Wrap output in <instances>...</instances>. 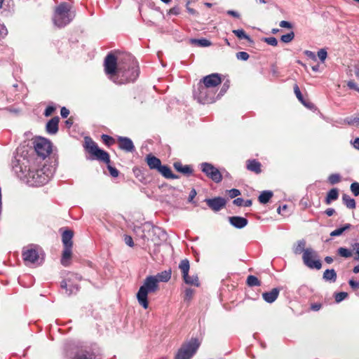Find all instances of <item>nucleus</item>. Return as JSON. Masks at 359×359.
Segmentation results:
<instances>
[{"label": "nucleus", "mask_w": 359, "mask_h": 359, "mask_svg": "<svg viewBox=\"0 0 359 359\" xmlns=\"http://www.w3.org/2000/svg\"><path fill=\"white\" fill-rule=\"evenodd\" d=\"M342 201L348 208L354 209L355 208V201L350 196L344 194L342 196Z\"/></svg>", "instance_id": "nucleus-29"}, {"label": "nucleus", "mask_w": 359, "mask_h": 359, "mask_svg": "<svg viewBox=\"0 0 359 359\" xmlns=\"http://www.w3.org/2000/svg\"><path fill=\"white\" fill-rule=\"evenodd\" d=\"M104 67L108 78L118 85L133 82L139 76L137 63L130 56L120 60L109 53L104 59Z\"/></svg>", "instance_id": "nucleus-2"}, {"label": "nucleus", "mask_w": 359, "mask_h": 359, "mask_svg": "<svg viewBox=\"0 0 359 359\" xmlns=\"http://www.w3.org/2000/svg\"><path fill=\"white\" fill-rule=\"evenodd\" d=\"M196 196V191L194 189H193L189 194V201L191 202L194 199V198Z\"/></svg>", "instance_id": "nucleus-63"}, {"label": "nucleus", "mask_w": 359, "mask_h": 359, "mask_svg": "<svg viewBox=\"0 0 359 359\" xmlns=\"http://www.w3.org/2000/svg\"><path fill=\"white\" fill-rule=\"evenodd\" d=\"M13 168L19 177L25 178L30 186H42L53 177L55 168L43 164L40 167L34 155L20 156L13 162Z\"/></svg>", "instance_id": "nucleus-1"}, {"label": "nucleus", "mask_w": 359, "mask_h": 359, "mask_svg": "<svg viewBox=\"0 0 359 359\" xmlns=\"http://www.w3.org/2000/svg\"><path fill=\"white\" fill-rule=\"evenodd\" d=\"M347 86L349 88L353 89L359 93V87L356 85V83L353 81H348L347 83Z\"/></svg>", "instance_id": "nucleus-53"}, {"label": "nucleus", "mask_w": 359, "mask_h": 359, "mask_svg": "<svg viewBox=\"0 0 359 359\" xmlns=\"http://www.w3.org/2000/svg\"><path fill=\"white\" fill-rule=\"evenodd\" d=\"M229 221L233 226L237 229L244 228L248 222L246 218L239 216L230 217H229Z\"/></svg>", "instance_id": "nucleus-16"}, {"label": "nucleus", "mask_w": 359, "mask_h": 359, "mask_svg": "<svg viewBox=\"0 0 359 359\" xmlns=\"http://www.w3.org/2000/svg\"><path fill=\"white\" fill-rule=\"evenodd\" d=\"M264 41L269 45L276 46L278 44V41L275 37H267L264 38Z\"/></svg>", "instance_id": "nucleus-48"}, {"label": "nucleus", "mask_w": 359, "mask_h": 359, "mask_svg": "<svg viewBox=\"0 0 359 359\" xmlns=\"http://www.w3.org/2000/svg\"><path fill=\"white\" fill-rule=\"evenodd\" d=\"M304 54L309 58H311L313 60H316V55L313 52H312L311 50H305Z\"/></svg>", "instance_id": "nucleus-57"}, {"label": "nucleus", "mask_w": 359, "mask_h": 359, "mask_svg": "<svg viewBox=\"0 0 359 359\" xmlns=\"http://www.w3.org/2000/svg\"><path fill=\"white\" fill-rule=\"evenodd\" d=\"M173 166L177 171L184 175H191L193 173V169L190 165H183L180 162H175Z\"/></svg>", "instance_id": "nucleus-25"}, {"label": "nucleus", "mask_w": 359, "mask_h": 359, "mask_svg": "<svg viewBox=\"0 0 359 359\" xmlns=\"http://www.w3.org/2000/svg\"><path fill=\"white\" fill-rule=\"evenodd\" d=\"M194 97L201 104H210L217 100L212 90L203 86L201 82L198 85L197 90L194 92Z\"/></svg>", "instance_id": "nucleus-8"}, {"label": "nucleus", "mask_w": 359, "mask_h": 359, "mask_svg": "<svg viewBox=\"0 0 359 359\" xmlns=\"http://www.w3.org/2000/svg\"><path fill=\"white\" fill-rule=\"evenodd\" d=\"M59 118L55 116L49 120L46 124V131L49 134H55L58 131Z\"/></svg>", "instance_id": "nucleus-19"}, {"label": "nucleus", "mask_w": 359, "mask_h": 359, "mask_svg": "<svg viewBox=\"0 0 359 359\" xmlns=\"http://www.w3.org/2000/svg\"><path fill=\"white\" fill-rule=\"evenodd\" d=\"M205 202L208 206L215 212H217L222 210L225 206L226 203V200L222 197L206 198Z\"/></svg>", "instance_id": "nucleus-13"}, {"label": "nucleus", "mask_w": 359, "mask_h": 359, "mask_svg": "<svg viewBox=\"0 0 359 359\" xmlns=\"http://www.w3.org/2000/svg\"><path fill=\"white\" fill-rule=\"evenodd\" d=\"M146 162L151 170H156L161 165V160L152 154H148L146 156Z\"/></svg>", "instance_id": "nucleus-17"}, {"label": "nucleus", "mask_w": 359, "mask_h": 359, "mask_svg": "<svg viewBox=\"0 0 359 359\" xmlns=\"http://www.w3.org/2000/svg\"><path fill=\"white\" fill-rule=\"evenodd\" d=\"M60 114L62 118H67L69 114V111L66 107H63L60 110Z\"/></svg>", "instance_id": "nucleus-56"}, {"label": "nucleus", "mask_w": 359, "mask_h": 359, "mask_svg": "<svg viewBox=\"0 0 359 359\" xmlns=\"http://www.w3.org/2000/svg\"><path fill=\"white\" fill-rule=\"evenodd\" d=\"M203 85L210 88H214L221 83L222 79L219 74L215 73L204 76L202 79Z\"/></svg>", "instance_id": "nucleus-14"}, {"label": "nucleus", "mask_w": 359, "mask_h": 359, "mask_svg": "<svg viewBox=\"0 0 359 359\" xmlns=\"http://www.w3.org/2000/svg\"><path fill=\"white\" fill-rule=\"evenodd\" d=\"M341 176L339 174H332L328 177V181L331 184H335L340 182Z\"/></svg>", "instance_id": "nucleus-38"}, {"label": "nucleus", "mask_w": 359, "mask_h": 359, "mask_svg": "<svg viewBox=\"0 0 359 359\" xmlns=\"http://www.w3.org/2000/svg\"><path fill=\"white\" fill-rule=\"evenodd\" d=\"M124 241L126 245H128L130 247H133L134 245V242L133 241V238L131 236L126 235L124 238Z\"/></svg>", "instance_id": "nucleus-54"}, {"label": "nucleus", "mask_w": 359, "mask_h": 359, "mask_svg": "<svg viewBox=\"0 0 359 359\" xmlns=\"http://www.w3.org/2000/svg\"><path fill=\"white\" fill-rule=\"evenodd\" d=\"M180 13V8L178 6H175L170 8L168 11L169 15H178Z\"/></svg>", "instance_id": "nucleus-52"}, {"label": "nucleus", "mask_w": 359, "mask_h": 359, "mask_svg": "<svg viewBox=\"0 0 359 359\" xmlns=\"http://www.w3.org/2000/svg\"><path fill=\"white\" fill-rule=\"evenodd\" d=\"M318 255L312 248H306L302 256L304 264L310 269H320L322 264L320 259H317Z\"/></svg>", "instance_id": "nucleus-9"}, {"label": "nucleus", "mask_w": 359, "mask_h": 359, "mask_svg": "<svg viewBox=\"0 0 359 359\" xmlns=\"http://www.w3.org/2000/svg\"><path fill=\"white\" fill-rule=\"evenodd\" d=\"M348 297V293L345 292H338L335 294V301L339 303Z\"/></svg>", "instance_id": "nucleus-43"}, {"label": "nucleus", "mask_w": 359, "mask_h": 359, "mask_svg": "<svg viewBox=\"0 0 359 359\" xmlns=\"http://www.w3.org/2000/svg\"><path fill=\"white\" fill-rule=\"evenodd\" d=\"M241 194V191L237 189H231L229 191L230 198H233Z\"/></svg>", "instance_id": "nucleus-50"}, {"label": "nucleus", "mask_w": 359, "mask_h": 359, "mask_svg": "<svg viewBox=\"0 0 359 359\" xmlns=\"http://www.w3.org/2000/svg\"><path fill=\"white\" fill-rule=\"evenodd\" d=\"M246 167L248 170L252 171L257 174L260 173L262 171L261 163L255 159L248 160Z\"/></svg>", "instance_id": "nucleus-24"}, {"label": "nucleus", "mask_w": 359, "mask_h": 359, "mask_svg": "<svg viewBox=\"0 0 359 359\" xmlns=\"http://www.w3.org/2000/svg\"><path fill=\"white\" fill-rule=\"evenodd\" d=\"M323 278L325 281L334 283L337 280V273L333 269H326L323 273Z\"/></svg>", "instance_id": "nucleus-26"}, {"label": "nucleus", "mask_w": 359, "mask_h": 359, "mask_svg": "<svg viewBox=\"0 0 359 359\" xmlns=\"http://www.w3.org/2000/svg\"><path fill=\"white\" fill-rule=\"evenodd\" d=\"M74 13L70 11L69 5L62 2L55 11L53 22L58 27H64L74 19Z\"/></svg>", "instance_id": "nucleus-4"}, {"label": "nucleus", "mask_w": 359, "mask_h": 359, "mask_svg": "<svg viewBox=\"0 0 359 359\" xmlns=\"http://www.w3.org/2000/svg\"><path fill=\"white\" fill-rule=\"evenodd\" d=\"M179 268L180 269L184 281L187 285L199 286L198 278L197 276H189V271L190 269L189 262L188 259H185L181 261L179 264Z\"/></svg>", "instance_id": "nucleus-12"}, {"label": "nucleus", "mask_w": 359, "mask_h": 359, "mask_svg": "<svg viewBox=\"0 0 359 359\" xmlns=\"http://www.w3.org/2000/svg\"><path fill=\"white\" fill-rule=\"evenodd\" d=\"M118 147L120 149L126 152H133L135 150V147L133 141L127 137L118 136Z\"/></svg>", "instance_id": "nucleus-15"}, {"label": "nucleus", "mask_w": 359, "mask_h": 359, "mask_svg": "<svg viewBox=\"0 0 359 359\" xmlns=\"http://www.w3.org/2000/svg\"><path fill=\"white\" fill-rule=\"evenodd\" d=\"M294 37V32H290V33L282 35L280 39L284 43H289L293 40Z\"/></svg>", "instance_id": "nucleus-40"}, {"label": "nucleus", "mask_w": 359, "mask_h": 359, "mask_svg": "<svg viewBox=\"0 0 359 359\" xmlns=\"http://www.w3.org/2000/svg\"><path fill=\"white\" fill-rule=\"evenodd\" d=\"M86 147L88 151L96 159L109 164L110 158L109 154L100 149L97 144L90 138L86 139Z\"/></svg>", "instance_id": "nucleus-7"}, {"label": "nucleus", "mask_w": 359, "mask_h": 359, "mask_svg": "<svg viewBox=\"0 0 359 359\" xmlns=\"http://www.w3.org/2000/svg\"><path fill=\"white\" fill-rule=\"evenodd\" d=\"M311 309H312L313 311H318V310H320V308H321V304H317V303H316V304H311Z\"/></svg>", "instance_id": "nucleus-64"}, {"label": "nucleus", "mask_w": 359, "mask_h": 359, "mask_svg": "<svg viewBox=\"0 0 359 359\" xmlns=\"http://www.w3.org/2000/svg\"><path fill=\"white\" fill-rule=\"evenodd\" d=\"M344 122L350 126H359V115L357 114L356 116H355L353 117H351V116L346 117L344 119Z\"/></svg>", "instance_id": "nucleus-37"}, {"label": "nucleus", "mask_w": 359, "mask_h": 359, "mask_svg": "<svg viewBox=\"0 0 359 359\" xmlns=\"http://www.w3.org/2000/svg\"><path fill=\"white\" fill-rule=\"evenodd\" d=\"M156 277L158 280V282H168L171 278V270L158 273Z\"/></svg>", "instance_id": "nucleus-31"}, {"label": "nucleus", "mask_w": 359, "mask_h": 359, "mask_svg": "<svg viewBox=\"0 0 359 359\" xmlns=\"http://www.w3.org/2000/svg\"><path fill=\"white\" fill-rule=\"evenodd\" d=\"M61 287L65 290V294L68 296L76 293L79 290L78 286L68 283L65 280L61 282Z\"/></svg>", "instance_id": "nucleus-23"}, {"label": "nucleus", "mask_w": 359, "mask_h": 359, "mask_svg": "<svg viewBox=\"0 0 359 359\" xmlns=\"http://www.w3.org/2000/svg\"><path fill=\"white\" fill-rule=\"evenodd\" d=\"M351 224H346L341 227H339L330 233L332 237L341 236L345 231L348 230L351 228Z\"/></svg>", "instance_id": "nucleus-30"}, {"label": "nucleus", "mask_w": 359, "mask_h": 359, "mask_svg": "<svg viewBox=\"0 0 359 359\" xmlns=\"http://www.w3.org/2000/svg\"><path fill=\"white\" fill-rule=\"evenodd\" d=\"M250 55L247 52L241 51L236 53V58L239 60L246 61Z\"/></svg>", "instance_id": "nucleus-45"}, {"label": "nucleus", "mask_w": 359, "mask_h": 359, "mask_svg": "<svg viewBox=\"0 0 359 359\" xmlns=\"http://www.w3.org/2000/svg\"><path fill=\"white\" fill-rule=\"evenodd\" d=\"M351 191L355 196H359V183L353 182L351 184Z\"/></svg>", "instance_id": "nucleus-42"}, {"label": "nucleus", "mask_w": 359, "mask_h": 359, "mask_svg": "<svg viewBox=\"0 0 359 359\" xmlns=\"http://www.w3.org/2000/svg\"><path fill=\"white\" fill-rule=\"evenodd\" d=\"M279 293L280 290L278 288H273L269 292L262 293V297L265 302L271 304L276 300Z\"/></svg>", "instance_id": "nucleus-18"}, {"label": "nucleus", "mask_w": 359, "mask_h": 359, "mask_svg": "<svg viewBox=\"0 0 359 359\" xmlns=\"http://www.w3.org/2000/svg\"><path fill=\"white\" fill-rule=\"evenodd\" d=\"M159 173H161L165 178L166 179H177L178 176L173 174L171 171V169L168 165H161L157 170Z\"/></svg>", "instance_id": "nucleus-21"}, {"label": "nucleus", "mask_w": 359, "mask_h": 359, "mask_svg": "<svg viewBox=\"0 0 359 359\" xmlns=\"http://www.w3.org/2000/svg\"><path fill=\"white\" fill-rule=\"evenodd\" d=\"M227 14L236 18H238L240 17V15L238 12L232 10H229L227 11Z\"/></svg>", "instance_id": "nucleus-61"}, {"label": "nucleus", "mask_w": 359, "mask_h": 359, "mask_svg": "<svg viewBox=\"0 0 359 359\" xmlns=\"http://www.w3.org/2000/svg\"><path fill=\"white\" fill-rule=\"evenodd\" d=\"M306 242L304 240L299 241L297 245L294 248V252L295 254H300L305 252Z\"/></svg>", "instance_id": "nucleus-35"}, {"label": "nucleus", "mask_w": 359, "mask_h": 359, "mask_svg": "<svg viewBox=\"0 0 359 359\" xmlns=\"http://www.w3.org/2000/svg\"><path fill=\"white\" fill-rule=\"evenodd\" d=\"M247 284L250 287L260 286L261 282L256 276L250 275L247 278Z\"/></svg>", "instance_id": "nucleus-34"}, {"label": "nucleus", "mask_w": 359, "mask_h": 359, "mask_svg": "<svg viewBox=\"0 0 359 359\" xmlns=\"http://www.w3.org/2000/svg\"><path fill=\"white\" fill-rule=\"evenodd\" d=\"M244 200L242 198H236L233 200V203L237 206H243Z\"/></svg>", "instance_id": "nucleus-58"}, {"label": "nucleus", "mask_w": 359, "mask_h": 359, "mask_svg": "<svg viewBox=\"0 0 359 359\" xmlns=\"http://www.w3.org/2000/svg\"><path fill=\"white\" fill-rule=\"evenodd\" d=\"M228 88H229V85L226 84V83H224L219 94L216 97L217 100L220 98L226 92Z\"/></svg>", "instance_id": "nucleus-51"}, {"label": "nucleus", "mask_w": 359, "mask_h": 359, "mask_svg": "<svg viewBox=\"0 0 359 359\" xmlns=\"http://www.w3.org/2000/svg\"><path fill=\"white\" fill-rule=\"evenodd\" d=\"M201 171L215 183H219L222 180V175L220 171L212 164L204 162L200 164Z\"/></svg>", "instance_id": "nucleus-10"}, {"label": "nucleus", "mask_w": 359, "mask_h": 359, "mask_svg": "<svg viewBox=\"0 0 359 359\" xmlns=\"http://www.w3.org/2000/svg\"><path fill=\"white\" fill-rule=\"evenodd\" d=\"M194 293V290L193 289L186 288L184 290V301L189 302L192 299Z\"/></svg>", "instance_id": "nucleus-41"}, {"label": "nucleus", "mask_w": 359, "mask_h": 359, "mask_svg": "<svg viewBox=\"0 0 359 359\" xmlns=\"http://www.w3.org/2000/svg\"><path fill=\"white\" fill-rule=\"evenodd\" d=\"M101 138L103 142L108 146H110L115 142L114 139L108 135L103 134Z\"/></svg>", "instance_id": "nucleus-39"}, {"label": "nucleus", "mask_w": 359, "mask_h": 359, "mask_svg": "<svg viewBox=\"0 0 359 359\" xmlns=\"http://www.w3.org/2000/svg\"><path fill=\"white\" fill-rule=\"evenodd\" d=\"M272 196L273 192L271 191H263L259 196V201L260 203L266 204L269 201Z\"/></svg>", "instance_id": "nucleus-28"}, {"label": "nucleus", "mask_w": 359, "mask_h": 359, "mask_svg": "<svg viewBox=\"0 0 359 359\" xmlns=\"http://www.w3.org/2000/svg\"><path fill=\"white\" fill-rule=\"evenodd\" d=\"M352 250L355 252L354 259L359 261V243H354L351 245Z\"/></svg>", "instance_id": "nucleus-46"}, {"label": "nucleus", "mask_w": 359, "mask_h": 359, "mask_svg": "<svg viewBox=\"0 0 359 359\" xmlns=\"http://www.w3.org/2000/svg\"><path fill=\"white\" fill-rule=\"evenodd\" d=\"M351 144L355 149L359 150V137H356Z\"/></svg>", "instance_id": "nucleus-62"}, {"label": "nucleus", "mask_w": 359, "mask_h": 359, "mask_svg": "<svg viewBox=\"0 0 359 359\" xmlns=\"http://www.w3.org/2000/svg\"><path fill=\"white\" fill-rule=\"evenodd\" d=\"M327 51L324 48L320 49L318 51V57H319V59L320 60V61L322 62H324V61L325 60V59L327 57Z\"/></svg>", "instance_id": "nucleus-47"}, {"label": "nucleus", "mask_w": 359, "mask_h": 359, "mask_svg": "<svg viewBox=\"0 0 359 359\" xmlns=\"http://www.w3.org/2000/svg\"><path fill=\"white\" fill-rule=\"evenodd\" d=\"M280 27H285V28H291L292 27V25H291L290 22H289L287 21L282 20L280 22Z\"/></svg>", "instance_id": "nucleus-60"}, {"label": "nucleus", "mask_w": 359, "mask_h": 359, "mask_svg": "<svg viewBox=\"0 0 359 359\" xmlns=\"http://www.w3.org/2000/svg\"><path fill=\"white\" fill-rule=\"evenodd\" d=\"M339 197V191L338 189L336 188H333L331 190H330L327 194L326 198H325V203L326 204H330L332 201H335Z\"/></svg>", "instance_id": "nucleus-27"}, {"label": "nucleus", "mask_w": 359, "mask_h": 359, "mask_svg": "<svg viewBox=\"0 0 359 359\" xmlns=\"http://www.w3.org/2000/svg\"><path fill=\"white\" fill-rule=\"evenodd\" d=\"M158 290V280L157 278L154 276H147L137 293V299L140 305L145 309H147L149 306L148 294L154 293Z\"/></svg>", "instance_id": "nucleus-3"}, {"label": "nucleus", "mask_w": 359, "mask_h": 359, "mask_svg": "<svg viewBox=\"0 0 359 359\" xmlns=\"http://www.w3.org/2000/svg\"><path fill=\"white\" fill-rule=\"evenodd\" d=\"M337 253L339 256L344 258H349L352 256V251L343 247L338 248Z\"/></svg>", "instance_id": "nucleus-36"}, {"label": "nucleus", "mask_w": 359, "mask_h": 359, "mask_svg": "<svg viewBox=\"0 0 359 359\" xmlns=\"http://www.w3.org/2000/svg\"><path fill=\"white\" fill-rule=\"evenodd\" d=\"M22 258L27 266L32 264L39 265L41 262H39V255L35 247L31 245L23 248L22 250Z\"/></svg>", "instance_id": "nucleus-11"}, {"label": "nucleus", "mask_w": 359, "mask_h": 359, "mask_svg": "<svg viewBox=\"0 0 359 359\" xmlns=\"http://www.w3.org/2000/svg\"><path fill=\"white\" fill-rule=\"evenodd\" d=\"M232 32L239 39H246L247 41L252 42V39L249 35H248L243 29H233Z\"/></svg>", "instance_id": "nucleus-32"}, {"label": "nucleus", "mask_w": 359, "mask_h": 359, "mask_svg": "<svg viewBox=\"0 0 359 359\" xmlns=\"http://www.w3.org/2000/svg\"><path fill=\"white\" fill-rule=\"evenodd\" d=\"M200 341L196 338H191L184 343L175 355V359H191L200 346Z\"/></svg>", "instance_id": "nucleus-5"}, {"label": "nucleus", "mask_w": 359, "mask_h": 359, "mask_svg": "<svg viewBox=\"0 0 359 359\" xmlns=\"http://www.w3.org/2000/svg\"><path fill=\"white\" fill-rule=\"evenodd\" d=\"M55 111V107L53 106H48L46 108L44 111L45 116H50L53 111Z\"/></svg>", "instance_id": "nucleus-55"}, {"label": "nucleus", "mask_w": 359, "mask_h": 359, "mask_svg": "<svg viewBox=\"0 0 359 359\" xmlns=\"http://www.w3.org/2000/svg\"><path fill=\"white\" fill-rule=\"evenodd\" d=\"M72 248H64L61 258V264L64 266H68L70 264L72 254Z\"/></svg>", "instance_id": "nucleus-22"}, {"label": "nucleus", "mask_w": 359, "mask_h": 359, "mask_svg": "<svg viewBox=\"0 0 359 359\" xmlns=\"http://www.w3.org/2000/svg\"><path fill=\"white\" fill-rule=\"evenodd\" d=\"M107 168H108V170L110 172V175L114 177H118V170L114 168V167H112L111 165H110L109 164H108L107 165Z\"/></svg>", "instance_id": "nucleus-49"}, {"label": "nucleus", "mask_w": 359, "mask_h": 359, "mask_svg": "<svg viewBox=\"0 0 359 359\" xmlns=\"http://www.w3.org/2000/svg\"><path fill=\"white\" fill-rule=\"evenodd\" d=\"M348 284L353 290H356L359 287V282L355 281L352 279L348 281Z\"/></svg>", "instance_id": "nucleus-59"}, {"label": "nucleus", "mask_w": 359, "mask_h": 359, "mask_svg": "<svg viewBox=\"0 0 359 359\" xmlns=\"http://www.w3.org/2000/svg\"><path fill=\"white\" fill-rule=\"evenodd\" d=\"M33 144L36 154L42 160L49 156L52 151L51 143L46 138H35Z\"/></svg>", "instance_id": "nucleus-6"}, {"label": "nucleus", "mask_w": 359, "mask_h": 359, "mask_svg": "<svg viewBox=\"0 0 359 359\" xmlns=\"http://www.w3.org/2000/svg\"><path fill=\"white\" fill-rule=\"evenodd\" d=\"M74 233L71 230H65L62 235V241L64 248H72L73 246V238Z\"/></svg>", "instance_id": "nucleus-20"}, {"label": "nucleus", "mask_w": 359, "mask_h": 359, "mask_svg": "<svg viewBox=\"0 0 359 359\" xmlns=\"http://www.w3.org/2000/svg\"><path fill=\"white\" fill-rule=\"evenodd\" d=\"M294 94L296 95V97H297V99L301 102H303L304 101V99L303 97V95L299 90V88L297 84H295L294 86Z\"/></svg>", "instance_id": "nucleus-44"}, {"label": "nucleus", "mask_w": 359, "mask_h": 359, "mask_svg": "<svg viewBox=\"0 0 359 359\" xmlns=\"http://www.w3.org/2000/svg\"><path fill=\"white\" fill-rule=\"evenodd\" d=\"M192 44L196 45L201 47H208L211 45V42L206 39H193L191 40Z\"/></svg>", "instance_id": "nucleus-33"}]
</instances>
